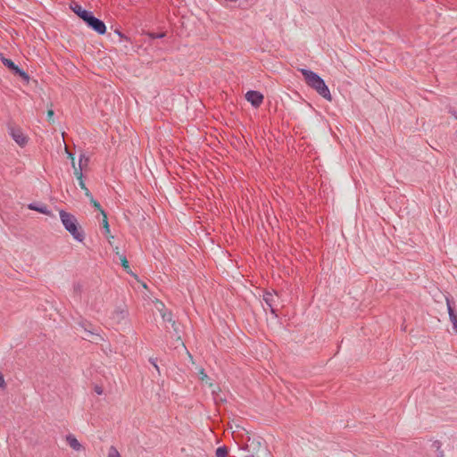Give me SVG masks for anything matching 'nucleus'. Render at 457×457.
I'll return each mask as SVG.
<instances>
[{"mask_svg":"<svg viewBox=\"0 0 457 457\" xmlns=\"http://www.w3.org/2000/svg\"><path fill=\"white\" fill-rule=\"evenodd\" d=\"M299 71L303 76L305 83L314 89L320 96L328 101L332 100L329 88L326 85L324 79L316 72L308 69H300Z\"/></svg>","mask_w":457,"mask_h":457,"instance_id":"1","label":"nucleus"},{"mask_svg":"<svg viewBox=\"0 0 457 457\" xmlns=\"http://www.w3.org/2000/svg\"><path fill=\"white\" fill-rule=\"evenodd\" d=\"M62 224L65 229L78 242H82L85 239V233L79 224L75 215L64 210L59 212Z\"/></svg>","mask_w":457,"mask_h":457,"instance_id":"2","label":"nucleus"},{"mask_svg":"<svg viewBox=\"0 0 457 457\" xmlns=\"http://www.w3.org/2000/svg\"><path fill=\"white\" fill-rule=\"evenodd\" d=\"M78 325L84 330L86 336L83 337L84 339L88 341H94L98 343V341L103 340V337L99 333H97L95 327L87 320H81Z\"/></svg>","mask_w":457,"mask_h":457,"instance_id":"3","label":"nucleus"},{"mask_svg":"<svg viewBox=\"0 0 457 457\" xmlns=\"http://www.w3.org/2000/svg\"><path fill=\"white\" fill-rule=\"evenodd\" d=\"M2 63L8 68L14 75L21 77L24 81H29V75L17 64H15L11 59L4 56H1Z\"/></svg>","mask_w":457,"mask_h":457,"instance_id":"4","label":"nucleus"},{"mask_svg":"<svg viewBox=\"0 0 457 457\" xmlns=\"http://www.w3.org/2000/svg\"><path fill=\"white\" fill-rule=\"evenodd\" d=\"M88 28L98 33L99 35H104L106 32V26L104 22L95 17L93 12L89 14V16L84 21Z\"/></svg>","mask_w":457,"mask_h":457,"instance_id":"5","label":"nucleus"},{"mask_svg":"<svg viewBox=\"0 0 457 457\" xmlns=\"http://www.w3.org/2000/svg\"><path fill=\"white\" fill-rule=\"evenodd\" d=\"M8 133L11 137L21 146L23 147L28 143V137L24 135L21 129L17 126L8 125Z\"/></svg>","mask_w":457,"mask_h":457,"instance_id":"6","label":"nucleus"},{"mask_svg":"<svg viewBox=\"0 0 457 457\" xmlns=\"http://www.w3.org/2000/svg\"><path fill=\"white\" fill-rule=\"evenodd\" d=\"M246 100L255 108L259 107L264 99L263 95L256 90H249L245 94Z\"/></svg>","mask_w":457,"mask_h":457,"instance_id":"7","label":"nucleus"},{"mask_svg":"<svg viewBox=\"0 0 457 457\" xmlns=\"http://www.w3.org/2000/svg\"><path fill=\"white\" fill-rule=\"evenodd\" d=\"M454 302L453 298L446 297V305L450 320L453 324V329L457 332V315L453 308Z\"/></svg>","mask_w":457,"mask_h":457,"instance_id":"8","label":"nucleus"},{"mask_svg":"<svg viewBox=\"0 0 457 457\" xmlns=\"http://www.w3.org/2000/svg\"><path fill=\"white\" fill-rule=\"evenodd\" d=\"M263 301L266 303V305L270 308V311L271 314H273L275 317H278L277 310L275 309V295L271 292L266 291L263 294Z\"/></svg>","mask_w":457,"mask_h":457,"instance_id":"9","label":"nucleus"},{"mask_svg":"<svg viewBox=\"0 0 457 457\" xmlns=\"http://www.w3.org/2000/svg\"><path fill=\"white\" fill-rule=\"evenodd\" d=\"M71 9L73 12H75L83 21L89 16L92 12L91 11L85 10L76 2H72L71 4Z\"/></svg>","mask_w":457,"mask_h":457,"instance_id":"10","label":"nucleus"},{"mask_svg":"<svg viewBox=\"0 0 457 457\" xmlns=\"http://www.w3.org/2000/svg\"><path fill=\"white\" fill-rule=\"evenodd\" d=\"M28 208L29 210L37 211L42 214H46V215L51 214V211L47 208L46 204H42V203H38V202L30 203L28 205Z\"/></svg>","mask_w":457,"mask_h":457,"instance_id":"11","label":"nucleus"},{"mask_svg":"<svg viewBox=\"0 0 457 457\" xmlns=\"http://www.w3.org/2000/svg\"><path fill=\"white\" fill-rule=\"evenodd\" d=\"M66 441L73 450L80 451L82 449V445H80V443L77 440V438L73 435H71V434L67 435Z\"/></svg>","mask_w":457,"mask_h":457,"instance_id":"12","label":"nucleus"},{"mask_svg":"<svg viewBox=\"0 0 457 457\" xmlns=\"http://www.w3.org/2000/svg\"><path fill=\"white\" fill-rule=\"evenodd\" d=\"M170 326H171L172 331L169 330V333L171 334V337H175L176 340L179 341L183 345V343L181 342V337H180L179 324L177 323L176 321H172Z\"/></svg>","mask_w":457,"mask_h":457,"instance_id":"13","label":"nucleus"},{"mask_svg":"<svg viewBox=\"0 0 457 457\" xmlns=\"http://www.w3.org/2000/svg\"><path fill=\"white\" fill-rule=\"evenodd\" d=\"M74 175L77 177V179L79 180V185L80 188L83 189L84 191L86 189H87V187H86V184L83 180V173L81 172V169L75 168Z\"/></svg>","mask_w":457,"mask_h":457,"instance_id":"14","label":"nucleus"},{"mask_svg":"<svg viewBox=\"0 0 457 457\" xmlns=\"http://www.w3.org/2000/svg\"><path fill=\"white\" fill-rule=\"evenodd\" d=\"M161 315H162L163 321H165V322L171 324L172 321H174L172 320V312L166 308H162L161 310Z\"/></svg>","mask_w":457,"mask_h":457,"instance_id":"15","label":"nucleus"},{"mask_svg":"<svg viewBox=\"0 0 457 457\" xmlns=\"http://www.w3.org/2000/svg\"><path fill=\"white\" fill-rule=\"evenodd\" d=\"M82 288H83V287L80 282H75L73 284L72 289H73V297L74 298L80 299Z\"/></svg>","mask_w":457,"mask_h":457,"instance_id":"16","label":"nucleus"},{"mask_svg":"<svg viewBox=\"0 0 457 457\" xmlns=\"http://www.w3.org/2000/svg\"><path fill=\"white\" fill-rule=\"evenodd\" d=\"M88 162H89V158L87 157L84 154H81L79 155V167H77V169H81V171H82L83 169L87 166Z\"/></svg>","mask_w":457,"mask_h":457,"instance_id":"17","label":"nucleus"},{"mask_svg":"<svg viewBox=\"0 0 457 457\" xmlns=\"http://www.w3.org/2000/svg\"><path fill=\"white\" fill-rule=\"evenodd\" d=\"M127 317V311L124 309L118 308L113 312V318L117 320H124Z\"/></svg>","mask_w":457,"mask_h":457,"instance_id":"18","label":"nucleus"},{"mask_svg":"<svg viewBox=\"0 0 457 457\" xmlns=\"http://www.w3.org/2000/svg\"><path fill=\"white\" fill-rule=\"evenodd\" d=\"M228 453V449L227 446H220L216 449L215 456L216 457H227Z\"/></svg>","mask_w":457,"mask_h":457,"instance_id":"19","label":"nucleus"},{"mask_svg":"<svg viewBox=\"0 0 457 457\" xmlns=\"http://www.w3.org/2000/svg\"><path fill=\"white\" fill-rule=\"evenodd\" d=\"M120 264L124 268V270L127 272H129V261L127 260V257L124 254H120Z\"/></svg>","mask_w":457,"mask_h":457,"instance_id":"20","label":"nucleus"},{"mask_svg":"<svg viewBox=\"0 0 457 457\" xmlns=\"http://www.w3.org/2000/svg\"><path fill=\"white\" fill-rule=\"evenodd\" d=\"M108 457H120V454L114 445H112L108 451Z\"/></svg>","mask_w":457,"mask_h":457,"instance_id":"21","label":"nucleus"},{"mask_svg":"<svg viewBox=\"0 0 457 457\" xmlns=\"http://www.w3.org/2000/svg\"><path fill=\"white\" fill-rule=\"evenodd\" d=\"M102 215L104 217V219H103V227L105 229V231L108 233V232H110V228H109V223H108L106 212L104 211H102Z\"/></svg>","mask_w":457,"mask_h":457,"instance_id":"22","label":"nucleus"},{"mask_svg":"<svg viewBox=\"0 0 457 457\" xmlns=\"http://www.w3.org/2000/svg\"><path fill=\"white\" fill-rule=\"evenodd\" d=\"M91 204L96 209L98 210L101 213H102V211H104L102 207H101V204H99L98 201H96L95 198H93L91 201H90Z\"/></svg>","mask_w":457,"mask_h":457,"instance_id":"23","label":"nucleus"},{"mask_svg":"<svg viewBox=\"0 0 457 457\" xmlns=\"http://www.w3.org/2000/svg\"><path fill=\"white\" fill-rule=\"evenodd\" d=\"M149 362L154 366V368L156 370V371L158 372V374H160V368L157 364V359L156 358H149Z\"/></svg>","mask_w":457,"mask_h":457,"instance_id":"24","label":"nucleus"},{"mask_svg":"<svg viewBox=\"0 0 457 457\" xmlns=\"http://www.w3.org/2000/svg\"><path fill=\"white\" fill-rule=\"evenodd\" d=\"M434 445H437L436 457H444V451L441 449V443L439 441H435Z\"/></svg>","mask_w":457,"mask_h":457,"instance_id":"25","label":"nucleus"},{"mask_svg":"<svg viewBox=\"0 0 457 457\" xmlns=\"http://www.w3.org/2000/svg\"><path fill=\"white\" fill-rule=\"evenodd\" d=\"M149 37L151 38H162V37H165V33H163V32H161V33H154V32H153V33H149Z\"/></svg>","mask_w":457,"mask_h":457,"instance_id":"26","label":"nucleus"},{"mask_svg":"<svg viewBox=\"0 0 457 457\" xmlns=\"http://www.w3.org/2000/svg\"><path fill=\"white\" fill-rule=\"evenodd\" d=\"M94 390L95 392L97 394V395H102L104 393V390L102 388V386H98V385H96L95 387H94Z\"/></svg>","mask_w":457,"mask_h":457,"instance_id":"27","label":"nucleus"},{"mask_svg":"<svg viewBox=\"0 0 457 457\" xmlns=\"http://www.w3.org/2000/svg\"><path fill=\"white\" fill-rule=\"evenodd\" d=\"M54 115V110L52 108L48 109V111H47V118H48L49 120H51L53 119Z\"/></svg>","mask_w":457,"mask_h":457,"instance_id":"28","label":"nucleus"},{"mask_svg":"<svg viewBox=\"0 0 457 457\" xmlns=\"http://www.w3.org/2000/svg\"><path fill=\"white\" fill-rule=\"evenodd\" d=\"M85 195L87 197H88L89 201H91L94 198L93 195L91 194L88 188L85 190Z\"/></svg>","mask_w":457,"mask_h":457,"instance_id":"29","label":"nucleus"},{"mask_svg":"<svg viewBox=\"0 0 457 457\" xmlns=\"http://www.w3.org/2000/svg\"><path fill=\"white\" fill-rule=\"evenodd\" d=\"M0 387L4 388L5 387V382L3 375L0 373Z\"/></svg>","mask_w":457,"mask_h":457,"instance_id":"30","label":"nucleus"},{"mask_svg":"<svg viewBox=\"0 0 457 457\" xmlns=\"http://www.w3.org/2000/svg\"><path fill=\"white\" fill-rule=\"evenodd\" d=\"M262 451L264 453L265 455L269 456V457H272L270 451L268 450V448L266 446H263L262 448Z\"/></svg>","mask_w":457,"mask_h":457,"instance_id":"31","label":"nucleus"},{"mask_svg":"<svg viewBox=\"0 0 457 457\" xmlns=\"http://www.w3.org/2000/svg\"><path fill=\"white\" fill-rule=\"evenodd\" d=\"M68 154H69V158L71 159L72 167L75 170V168H77V167H76L75 162H74V156H73V154L71 153H69V152H68Z\"/></svg>","mask_w":457,"mask_h":457,"instance_id":"32","label":"nucleus"},{"mask_svg":"<svg viewBox=\"0 0 457 457\" xmlns=\"http://www.w3.org/2000/svg\"><path fill=\"white\" fill-rule=\"evenodd\" d=\"M115 33H116L117 35H119V37H120V38H125L126 40H129V38H128L127 37H125V36H124V35H123L120 30L116 29V30H115Z\"/></svg>","mask_w":457,"mask_h":457,"instance_id":"33","label":"nucleus"},{"mask_svg":"<svg viewBox=\"0 0 457 457\" xmlns=\"http://www.w3.org/2000/svg\"><path fill=\"white\" fill-rule=\"evenodd\" d=\"M247 457H254L253 455H251V456H247Z\"/></svg>","mask_w":457,"mask_h":457,"instance_id":"34","label":"nucleus"}]
</instances>
